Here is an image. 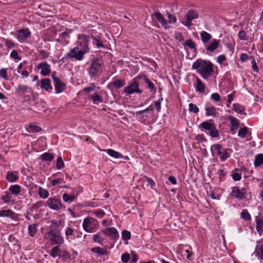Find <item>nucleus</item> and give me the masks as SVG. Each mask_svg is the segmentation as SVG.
I'll use <instances>...</instances> for the list:
<instances>
[{
    "label": "nucleus",
    "instance_id": "nucleus-49",
    "mask_svg": "<svg viewBox=\"0 0 263 263\" xmlns=\"http://www.w3.org/2000/svg\"><path fill=\"white\" fill-rule=\"evenodd\" d=\"M166 15L168 18V24H175L177 22V18L176 16L174 14H172L169 12L166 13Z\"/></svg>",
    "mask_w": 263,
    "mask_h": 263
},
{
    "label": "nucleus",
    "instance_id": "nucleus-44",
    "mask_svg": "<svg viewBox=\"0 0 263 263\" xmlns=\"http://www.w3.org/2000/svg\"><path fill=\"white\" fill-rule=\"evenodd\" d=\"M184 45L187 46L193 50L194 53H196V47L195 43L191 39L187 40L184 43Z\"/></svg>",
    "mask_w": 263,
    "mask_h": 263
},
{
    "label": "nucleus",
    "instance_id": "nucleus-12",
    "mask_svg": "<svg viewBox=\"0 0 263 263\" xmlns=\"http://www.w3.org/2000/svg\"><path fill=\"white\" fill-rule=\"evenodd\" d=\"M246 194L247 191L244 187L239 189L237 186H234L231 195L232 197L240 200L243 198Z\"/></svg>",
    "mask_w": 263,
    "mask_h": 263
},
{
    "label": "nucleus",
    "instance_id": "nucleus-40",
    "mask_svg": "<svg viewBox=\"0 0 263 263\" xmlns=\"http://www.w3.org/2000/svg\"><path fill=\"white\" fill-rule=\"evenodd\" d=\"M92 252L96 253L99 255H106L108 252L105 249H102L100 247L92 248L90 250Z\"/></svg>",
    "mask_w": 263,
    "mask_h": 263
},
{
    "label": "nucleus",
    "instance_id": "nucleus-51",
    "mask_svg": "<svg viewBox=\"0 0 263 263\" xmlns=\"http://www.w3.org/2000/svg\"><path fill=\"white\" fill-rule=\"evenodd\" d=\"M189 111L194 113H198L199 112V108L195 104L193 103H190L189 105Z\"/></svg>",
    "mask_w": 263,
    "mask_h": 263
},
{
    "label": "nucleus",
    "instance_id": "nucleus-3",
    "mask_svg": "<svg viewBox=\"0 0 263 263\" xmlns=\"http://www.w3.org/2000/svg\"><path fill=\"white\" fill-rule=\"evenodd\" d=\"M45 206H47L51 210L58 212L65 209L60 199L55 196L49 197L46 201Z\"/></svg>",
    "mask_w": 263,
    "mask_h": 263
},
{
    "label": "nucleus",
    "instance_id": "nucleus-2",
    "mask_svg": "<svg viewBox=\"0 0 263 263\" xmlns=\"http://www.w3.org/2000/svg\"><path fill=\"white\" fill-rule=\"evenodd\" d=\"M87 52H88V50L86 49V48L80 49L78 47H76L71 49L65 55V58L68 59H74L78 61H81L84 58V54Z\"/></svg>",
    "mask_w": 263,
    "mask_h": 263
},
{
    "label": "nucleus",
    "instance_id": "nucleus-38",
    "mask_svg": "<svg viewBox=\"0 0 263 263\" xmlns=\"http://www.w3.org/2000/svg\"><path fill=\"white\" fill-rule=\"evenodd\" d=\"M49 255L53 258H55L57 256L60 257L62 255V251L60 250L58 247L56 246L51 249Z\"/></svg>",
    "mask_w": 263,
    "mask_h": 263
},
{
    "label": "nucleus",
    "instance_id": "nucleus-5",
    "mask_svg": "<svg viewBox=\"0 0 263 263\" xmlns=\"http://www.w3.org/2000/svg\"><path fill=\"white\" fill-rule=\"evenodd\" d=\"M139 80H140V76L134 78L128 86L124 88V92L128 95H132L134 93H141L142 91L139 88Z\"/></svg>",
    "mask_w": 263,
    "mask_h": 263
},
{
    "label": "nucleus",
    "instance_id": "nucleus-43",
    "mask_svg": "<svg viewBox=\"0 0 263 263\" xmlns=\"http://www.w3.org/2000/svg\"><path fill=\"white\" fill-rule=\"evenodd\" d=\"M76 199V197L73 195H70L64 193L63 195V199L65 202H72Z\"/></svg>",
    "mask_w": 263,
    "mask_h": 263
},
{
    "label": "nucleus",
    "instance_id": "nucleus-26",
    "mask_svg": "<svg viewBox=\"0 0 263 263\" xmlns=\"http://www.w3.org/2000/svg\"><path fill=\"white\" fill-rule=\"evenodd\" d=\"M37 194L39 197L42 199H46L49 196L48 191L41 186H39L37 189Z\"/></svg>",
    "mask_w": 263,
    "mask_h": 263
},
{
    "label": "nucleus",
    "instance_id": "nucleus-56",
    "mask_svg": "<svg viewBox=\"0 0 263 263\" xmlns=\"http://www.w3.org/2000/svg\"><path fill=\"white\" fill-rule=\"evenodd\" d=\"M0 77L5 80H8L7 69L3 68L0 70Z\"/></svg>",
    "mask_w": 263,
    "mask_h": 263
},
{
    "label": "nucleus",
    "instance_id": "nucleus-25",
    "mask_svg": "<svg viewBox=\"0 0 263 263\" xmlns=\"http://www.w3.org/2000/svg\"><path fill=\"white\" fill-rule=\"evenodd\" d=\"M44 204V201L42 200L37 201L35 203L32 204L31 206L28 209V213L32 214Z\"/></svg>",
    "mask_w": 263,
    "mask_h": 263
},
{
    "label": "nucleus",
    "instance_id": "nucleus-7",
    "mask_svg": "<svg viewBox=\"0 0 263 263\" xmlns=\"http://www.w3.org/2000/svg\"><path fill=\"white\" fill-rule=\"evenodd\" d=\"M89 74L91 77H98L102 72L101 64L97 59H94L91 63L89 70Z\"/></svg>",
    "mask_w": 263,
    "mask_h": 263
},
{
    "label": "nucleus",
    "instance_id": "nucleus-1",
    "mask_svg": "<svg viewBox=\"0 0 263 263\" xmlns=\"http://www.w3.org/2000/svg\"><path fill=\"white\" fill-rule=\"evenodd\" d=\"M192 68L196 70L197 73L205 80H208L211 77L214 71L213 64L209 61L201 59H198L194 62Z\"/></svg>",
    "mask_w": 263,
    "mask_h": 263
},
{
    "label": "nucleus",
    "instance_id": "nucleus-64",
    "mask_svg": "<svg viewBox=\"0 0 263 263\" xmlns=\"http://www.w3.org/2000/svg\"><path fill=\"white\" fill-rule=\"evenodd\" d=\"M95 86L93 84H91V86L87 87H85L83 89V91L86 92H90L95 90Z\"/></svg>",
    "mask_w": 263,
    "mask_h": 263
},
{
    "label": "nucleus",
    "instance_id": "nucleus-48",
    "mask_svg": "<svg viewBox=\"0 0 263 263\" xmlns=\"http://www.w3.org/2000/svg\"><path fill=\"white\" fill-rule=\"evenodd\" d=\"M233 109L239 114H242L245 110V108L243 106L239 104H234L233 105Z\"/></svg>",
    "mask_w": 263,
    "mask_h": 263
},
{
    "label": "nucleus",
    "instance_id": "nucleus-9",
    "mask_svg": "<svg viewBox=\"0 0 263 263\" xmlns=\"http://www.w3.org/2000/svg\"><path fill=\"white\" fill-rule=\"evenodd\" d=\"M211 151L213 155L216 154L219 157V158L224 161L228 158V155L226 149L222 147L220 144H215L211 147Z\"/></svg>",
    "mask_w": 263,
    "mask_h": 263
},
{
    "label": "nucleus",
    "instance_id": "nucleus-33",
    "mask_svg": "<svg viewBox=\"0 0 263 263\" xmlns=\"http://www.w3.org/2000/svg\"><path fill=\"white\" fill-rule=\"evenodd\" d=\"M228 119L230 121L232 129L233 130L237 129L239 124L238 120L233 116H229Z\"/></svg>",
    "mask_w": 263,
    "mask_h": 263
},
{
    "label": "nucleus",
    "instance_id": "nucleus-36",
    "mask_svg": "<svg viewBox=\"0 0 263 263\" xmlns=\"http://www.w3.org/2000/svg\"><path fill=\"white\" fill-rule=\"evenodd\" d=\"M140 79L143 80L147 84V88L149 89L152 92L153 90L155 91V87L153 83L151 82L145 76H140Z\"/></svg>",
    "mask_w": 263,
    "mask_h": 263
},
{
    "label": "nucleus",
    "instance_id": "nucleus-62",
    "mask_svg": "<svg viewBox=\"0 0 263 263\" xmlns=\"http://www.w3.org/2000/svg\"><path fill=\"white\" fill-rule=\"evenodd\" d=\"M73 230L70 228H67L65 229V235L67 237L72 236L73 235Z\"/></svg>",
    "mask_w": 263,
    "mask_h": 263
},
{
    "label": "nucleus",
    "instance_id": "nucleus-6",
    "mask_svg": "<svg viewBox=\"0 0 263 263\" xmlns=\"http://www.w3.org/2000/svg\"><path fill=\"white\" fill-rule=\"evenodd\" d=\"M47 234L49 239L54 244L60 245L64 241L60 232L57 229H51Z\"/></svg>",
    "mask_w": 263,
    "mask_h": 263
},
{
    "label": "nucleus",
    "instance_id": "nucleus-13",
    "mask_svg": "<svg viewBox=\"0 0 263 263\" xmlns=\"http://www.w3.org/2000/svg\"><path fill=\"white\" fill-rule=\"evenodd\" d=\"M31 32L28 29H23L17 31V39L20 42H23L30 35Z\"/></svg>",
    "mask_w": 263,
    "mask_h": 263
},
{
    "label": "nucleus",
    "instance_id": "nucleus-47",
    "mask_svg": "<svg viewBox=\"0 0 263 263\" xmlns=\"http://www.w3.org/2000/svg\"><path fill=\"white\" fill-rule=\"evenodd\" d=\"M143 182L146 183V186L150 185L151 187H153L155 184L152 179L146 176L143 177Z\"/></svg>",
    "mask_w": 263,
    "mask_h": 263
},
{
    "label": "nucleus",
    "instance_id": "nucleus-15",
    "mask_svg": "<svg viewBox=\"0 0 263 263\" xmlns=\"http://www.w3.org/2000/svg\"><path fill=\"white\" fill-rule=\"evenodd\" d=\"M50 66L46 62H41L37 65V68L41 69L40 73L43 76L48 75L50 72Z\"/></svg>",
    "mask_w": 263,
    "mask_h": 263
},
{
    "label": "nucleus",
    "instance_id": "nucleus-14",
    "mask_svg": "<svg viewBox=\"0 0 263 263\" xmlns=\"http://www.w3.org/2000/svg\"><path fill=\"white\" fill-rule=\"evenodd\" d=\"M152 16L153 18L156 19L165 29L169 28L168 23L163 15L159 12H155Z\"/></svg>",
    "mask_w": 263,
    "mask_h": 263
},
{
    "label": "nucleus",
    "instance_id": "nucleus-30",
    "mask_svg": "<svg viewBox=\"0 0 263 263\" xmlns=\"http://www.w3.org/2000/svg\"><path fill=\"white\" fill-rule=\"evenodd\" d=\"M256 229L259 234L260 235L263 232V220L258 217H256Z\"/></svg>",
    "mask_w": 263,
    "mask_h": 263
},
{
    "label": "nucleus",
    "instance_id": "nucleus-24",
    "mask_svg": "<svg viewBox=\"0 0 263 263\" xmlns=\"http://www.w3.org/2000/svg\"><path fill=\"white\" fill-rule=\"evenodd\" d=\"M41 87L48 91H51L52 87L50 84V80L49 79H44L41 81Z\"/></svg>",
    "mask_w": 263,
    "mask_h": 263
},
{
    "label": "nucleus",
    "instance_id": "nucleus-34",
    "mask_svg": "<svg viewBox=\"0 0 263 263\" xmlns=\"http://www.w3.org/2000/svg\"><path fill=\"white\" fill-rule=\"evenodd\" d=\"M9 191L11 194L14 195H17L21 191V187L17 184L12 185L9 187Z\"/></svg>",
    "mask_w": 263,
    "mask_h": 263
},
{
    "label": "nucleus",
    "instance_id": "nucleus-29",
    "mask_svg": "<svg viewBox=\"0 0 263 263\" xmlns=\"http://www.w3.org/2000/svg\"><path fill=\"white\" fill-rule=\"evenodd\" d=\"M196 80V89L197 91L200 93H203L205 91V86L201 80L197 77H195Z\"/></svg>",
    "mask_w": 263,
    "mask_h": 263
},
{
    "label": "nucleus",
    "instance_id": "nucleus-63",
    "mask_svg": "<svg viewBox=\"0 0 263 263\" xmlns=\"http://www.w3.org/2000/svg\"><path fill=\"white\" fill-rule=\"evenodd\" d=\"M63 182V179L62 178H59L57 179H53L52 180H50L51 184L52 186L56 185L58 183H62Z\"/></svg>",
    "mask_w": 263,
    "mask_h": 263
},
{
    "label": "nucleus",
    "instance_id": "nucleus-23",
    "mask_svg": "<svg viewBox=\"0 0 263 263\" xmlns=\"http://www.w3.org/2000/svg\"><path fill=\"white\" fill-rule=\"evenodd\" d=\"M246 171L245 167L241 168L239 171L238 169H235L231 173V176L235 181H239L241 178V174L242 172Z\"/></svg>",
    "mask_w": 263,
    "mask_h": 263
},
{
    "label": "nucleus",
    "instance_id": "nucleus-8",
    "mask_svg": "<svg viewBox=\"0 0 263 263\" xmlns=\"http://www.w3.org/2000/svg\"><path fill=\"white\" fill-rule=\"evenodd\" d=\"M200 126L211 137L215 138L219 136L218 132L213 124L205 121L202 122L200 124Z\"/></svg>",
    "mask_w": 263,
    "mask_h": 263
},
{
    "label": "nucleus",
    "instance_id": "nucleus-58",
    "mask_svg": "<svg viewBox=\"0 0 263 263\" xmlns=\"http://www.w3.org/2000/svg\"><path fill=\"white\" fill-rule=\"evenodd\" d=\"M129 254L128 253H124L121 256V260L123 263H127L129 259Z\"/></svg>",
    "mask_w": 263,
    "mask_h": 263
},
{
    "label": "nucleus",
    "instance_id": "nucleus-19",
    "mask_svg": "<svg viewBox=\"0 0 263 263\" xmlns=\"http://www.w3.org/2000/svg\"><path fill=\"white\" fill-rule=\"evenodd\" d=\"M1 217L10 218L12 220H15L17 218V215L12 210H1L0 211Z\"/></svg>",
    "mask_w": 263,
    "mask_h": 263
},
{
    "label": "nucleus",
    "instance_id": "nucleus-55",
    "mask_svg": "<svg viewBox=\"0 0 263 263\" xmlns=\"http://www.w3.org/2000/svg\"><path fill=\"white\" fill-rule=\"evenodd\" d=\"M72 32L71 30L66 29V30L60 34V36L63 39L69 38V34Z\"/></svg>",
    "mask_w": 263,
    "mask_h": 263
},
{
    "label": "nucleus",
    "instance_id": "nucleus-57",
    "mask_svg": "<svg viewBox=\"0 0 263 263\" xmlns=\"http://www.w3.org/2000/svg\"><path fill=\"white\" fill-rule=\"evenodd\" d=\"M5 43L8 48H12L15 46V44L11 40L5 39Z\"/></svg>",
    "mask_w": 263,
    "mask_h": 263
},
{
    "label": "nucleus",
    "instance_id": "nucleus-61",
    "mask_svg": "<svg viewBox=\"0 0 263 263\" xmlns=\"http://www.w3.org/2000/svg\"><path fill=\"white\" fill-rule=\"evenodd\" d=\"M175 38L179 42H181L184 40L182 33L177 32L175 33Z\"/></svg>",
    "mask_w": 263,
    "mask_h": 263
},
{
    "label": "nucleus",
    "instance_id": "nucleus-52",
    "mask_svg": "<svg viewBox=\"0 0 263 263\" xmlns=\"http://www.w3.org/2000/svg\"><path fill=\"white\" fill-rule=\"evenodd\" d=\"M64 163L63 161L62 158L61 157H59L57 160L56 167L58 170H60L64 167Z\"/></svg>",
    "mask_w": 263,
    "mask_h": 263
},
{
    "label": "nucleus",
    "instance_id": "nucleus-11",
    "mask_svg": "<svg viewBox=\"0 0 263 263\" xmlns=\"http://www.w3.org/2000/svg\"><path fill=\"white\" fill-rule=\"evenodd\" d=\"M51 78L53 81L56 93H59L63 91L66 88L65 84L62 82L59 78L54 75H52Z\"/></svg>",
    "mask_w": 263,
    "mask_h": 263
},
{
    "label": "nucleus",
    "instance_id": "nucleus-20",
    "mask_svg": "<svg viewBox=\"0 0 263 263\" xmlns=\"http://www.w3.org/2000/svg\"><path fill=\"white\" fill-rule=\"evenodd\" d=\"M18 173L16 171H8L6 179L9 182H15L18 179Z\"/></svg>",
    "mask_w": 263,
    "mask_h": 263
},
{
    "label": "nucleus",
    "instance_id": "nucleus-21",
    "mask_svg": "<svg viewBox=\"0 0 263 263\" xmlns=\"http://www.w3.org/2000/svg\"><path fill=\"white\" fill-rule=\"evenodd\" d=\"M3 201L7 204H14L15 200L12 195L8 192H5L2 196Z\"/></svg>",
    "mask_w": 263,
    "mask_h": 263
},
{
    "label": "nucleus",
    "instance_id": "nucleus-53",
    "mask_svg": "<svg viewBox=\"0 0 263 263\" xmlns=\"http://www.w3.org/2000/svg\"><path fill=\"white\" fill-rule=\"evenodd\" d=\"M241 216L243 219L246 220H250L251 219L250 215L246 210H243L242 211L241 213Z\"/></svg>",
    "mask_w": 263,
    "mask_h": 263
},
{
    "label": "nucleus",
    "instance_id": "nucleus-4",
    "mask_svg": "<svg viewBox=\"0 0 263 263\" xmlns=\"http://www.w3.org/2000/svg\"><path fill=\"white\" fill-rule=\"evenodd\" d=\"M98 226V221L90 217L85 218L82 223L84 230L87 233L95 232L97 230Z\"/></svg>",
    "mask_w": 263,
    "mask_h": 263
},
{
    "label": "nucleus",
    "instance_id": "nucleus-22",
    "mask_svg": "<svg viewBox=\"0 0 263 263\" xmlns=\"http://www.w3.org/2000/svg\"><path fill=\"white\" fill-rule=\"evenodd\" d=\"M254 253L258 258L263 259V240L258 241Z\"/></svg>",
    "mask_w": 263,
    "mask_h": 263
},
{
    "label": "nucleus",
    "instance_id": "nucleus-18",
    "mask_svg": "<svg viewBox=\"0 0 263 263\" xmlns=\"http://www.w3.org/2000/svg\"><path fill=\"white\" fill-rule=\"evenodd\" d=\"M220 40L217 39H212L211 42L209 45H205V48L207 51L210 52H214L216 49L218 48Z\"/></svg>",
    "mask_w": 263,
    "mask_h": 263
},
{
    "label": "nucleus",
    "instance_id": "nucleus-16",
    "mask_svg": "<svg viewBox=\"0 0 263 263\" xmlns=\"http://www.w3.org/2000/svg\"><path fill=\"white\" fill-rule=\"evenodd\" d=\"M90 37L88 35L84 34L79 35L78 36V44L82 47V48H86V49L89 50L88 47V43L89 41Z\"/></svg>",
    "mask_w": 263,
    "mask_h": 263
},
{
    "label": "nucleus",
    "instance_id": "nucleus-37",
    "mask_svg": "<svg viewBox=\"0 0 263 263\" xmlns=\"http://www.w3.org/2000/svg\"><path fill=\"white\" fill-rule=\"evenodd\" d=\"M254 164L255 167H258L263 164V154H259L255 156Z\"/></svg>",
    "mask_w": 263,
    "mask_h": 263
},
{
    "label": "nucleus",
    "instance_id": "nucleus-45",
    "mask_svg": "<svg viewBox=\"0 0 263 263\" xmlns=\"http://www.w3.org/2000/svg\"><path fill=\"white\" fill-rule=\"evenodd\" d=\"M41 158L44 161H51L54 158V156L53 154L44 153L41 155Z\"/></svg>",
    "mask_w": 263,
    "mask_h": 263
},
{
    "label": "nucleus",
    "instance_id": "nucleus-54",
    "mask_svg": "<svg viewBox=\"0 0 263 263\" xmlns=\"http://www.w3.org/2000/svg\"><path fill=\"white\" fill-rule=\"evenodd\" d=\"M247 128L246 127H244L239 130L238 135L240 137L244 138L247 135Z\"/></svg>",
    "mask_w": 263,
    "mask_h": 263
},
{
    "label": "nucleus",
    "instance_id": "nucleus-35",
    "mask_svg": "<svg viewBox=\"0 0 263 263\" xmlns=\"http://www.w3.org/2000/svg\"><path fill=\"white\" fill-rule=\"evenodd\" d=\"M90 99L94 104H98L103 102L102 97L97 93H95L90 96Z\"/></svg>",
    "mask_w": 263,
    "mask_h": 263
},
{
    "label": "nucleus",
    "instance_id": "nucleus-10",
    "mask_svg": "<svg viewBox=\"0 0 263 263\" xmlns=\"http://www.w3.org/2000/svg\"><path fill=\"white\" fill-rule=\"evenodd\" d=\"M154 112V108L149 107L144 110L137 111L136 115L139 119L142 120L145 123L148 116L153 117Z\"/></svg>",
    "mask_w": 263,
    "mask_h": 263
},
{
    "label": "nucleus",
    "instance_id": "nucleus-28",
    "mask_svg": "<svg viewBox=\"0 0 263 263\" xmlns=\"http://www.w3.org/2000/svg\"><path fill=\"white\" fill-rule=\"evenodd\" d=\"M200 36L202 42L204 45H206L208 42L212 39V35L205 31H202L201 32Z\"/></svg>",
    "mask_w": 263,
    "mask_h": 263
},
{
    "label": "nucleus",
    "instance_id": "nucleus-17",
    "mask_svg": "<svg viewBox=\"0 0 263 263\" xmlns=\"http://www.w3.org/2000/svg\"><path fill=\"white\" fill-rule=\"evenodd\" d=\"M104 233L112 238L114 240H117L119 237V234L117 229L114 227L106 229L104 231Z\"/></svg>",
    "mask_w": 263,
    "mask_h": 263
},
{
    "label": "nucleus",
    "instance_id": "nucleus-60",
    "mask_svg": "<svg viewBox=\"0 0 263 263\" xmlns=\"http://www.w3.org/2000/svg\"><path fill=\"white\" fill-rule=\"evenodd\" d=\"M211 98L216 102H220L221 97L218 93H213L211 95Z\"/></svg>",
    "mask_w": 263,
    "mask_h": 263
},
{
    "label": "nucleus",
    "instance_id": "nucleus-46",
    "mask_svg": "<svg viewBox=\"0 0 263 263\" xmlns=\"http://www.w3.org/2000/svg\"><path fill=\"white\" fill-rule=\"evenodd\" d=\"M36 232L37 230L36 224H30L28 226V233L30 236L33 237L36 233Z\"/></svg>",
    "mask_w": 263,
    "mask_h": 263
},
{
    "label": "nucleus",
    "instance_id": "nucleus-39",
    "mask_svg": "<svg viewBox=\"0 0 263 263\" xmlns=\"http://www.w3.org/2000/svg\"><path fill=\"white\" fill-rule=\"evenodd\" d=\"M41 128L39 126H37L34 125L33 123H31L28 125V127L27 128V131L29 133H37L41 130Z\"/></svg>",
    "mask_w": 263,
    "mask_h": 263
},
{
    "label": "nucleus",
    "instance_id": "nucleus-41",
    "mask_svg": "<svg viewBox=\"0 0 263 263\" xmlns=\"http://www.w3.org/2000/svg\"><path fill=\"white\" fill-rule=\"evenodd\" d=\"M30 90V88L25 85H18L16 88V91L18 93H26Z\"/></svg>",
    "mask_w": 263,
    "mask_h": 263
},
{
    "label": "nucleus",
    "instance_id": "nucleus-42",
    "mask_svg": "<svg viewBox=\"0 0 263 263\" xmlns=\"http://www.w3.org/2000/svg\"><path fill=\"white\" fill-rule=\"evenodd\" d=\"M205 110L207 116H216V108L214 106L206 107Z\"/></svg>",
    "mask_w": 263,
    "mask_h": 263
},
{
    "label": "nucleus",
    "instance_id": "nucleus-50",
    "mask_svg": "<svg viewBox=\"0 0 263 263\" xmlns=\"http://www.w3.org/2000/svg\"><path fill=\"white\" fill-rule=\"evenodd\" d=\"M122 238L124 240H128L130 238V233L127 230H123L122 232Z\"/></svg>",
    "mask_w": 263,
    "mask_h": 263
},
{
    "label": "nucleus",
    "instance_id": "nucleus-32",
    "mask_svg": "<svg viewBox=\"0 0 263 263\" xmlns=\"http://www.w3.org/2000/svg\"><path fill=\"white\" fill-rule=\"evenodd\" d=\"M198 16V13L197 12L194 10H190L186 13L185 17L187 20L192 22V20L197 18Z\"/></svg>",
    "mask_w": 263,
    "mask_h": 263
},
{
    "label": "nucleus",
    "instance_id": "nucleus-59",
    "mask_svg": "<svg viewBox=\"0 0 263 263\" xmlns=\"http://www.w3.org/2000/svg\"><path fill=\"white\" fill-rule=\"evenodd\" d=\"M10 57L15 60H21V58L19 57L17 51L15 50H13L11 52Z\"/></svg>",
    "mask_w": 263,
    "mask_h": 263
},
{
    "label": "nucleus",
    "instance_id": "nucleus-27",
    "mask_svg": "<svg viewBox=\"0 0 263 263\" xmlns=\"http://www.w3.org/2000/svg\"><path fill=\"white\" fill-rule=\"evenodd\" d=\"M104 151L107 153V154L111 157L114 158H123V156L119 153L118 152L115 151L114 149H107L103 150Z\"/></svg>",
    "mask_w": 263,
    "mask_h": 263
},
{
    "label": "nucleus",
    "instance_id": "nucleus-31",
    "mask_svg": "<svg viewBox=\"0 0 263 263\" xmlns=\"http://www.w3.org/2000/svg\"><path fill=\"white\" fill-rule=\"evenodd\" d=\"M110 84L113 85L116 88H120L125 85V81L120 79H114Z\"/></svg>",
    "mask_w": 263,
    "mask_h": 263
}]
</instances>
